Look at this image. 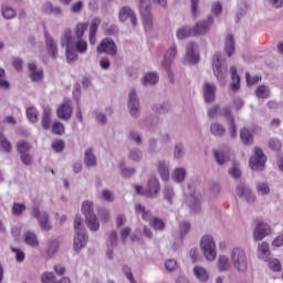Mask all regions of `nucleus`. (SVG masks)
<instances>
[{
  "label": "nucleus",
  "mask_w": 283,
  "mask_h": 283,
  "mask_svg": "<svg viewBox=\"0 0 283 283\" xmlns=\"http://www.w3.org/2000/svg\"><path fill=\"white\" fill-rule=\"evenodd\" d=\"M87 31V23L80 22L72 30L65 29L61 36L62 48H66V61L67 63H74L78 60V53L85 54L87 52V41L83 40V35Z\"/></svg>",
  "instance_id": "f257e3e1"
},
{
  "label": "nucleus",
  "mask_w": 283,
  "mask_h": 283,
  "mask_svg": "<svg viewBox=\"0 0 283 283\" xmlns=\"http://www.w3.org/2000/svg\"><path fill=\"white\" fill-rule=\"evenodd\" d=\"M230 262L238 273H247L249 270V256L247 250L241 247H234L230 251Z\"/></svg>",
  "instance_id": "f03ea898"
},
{
  "label": "nucleus",
  "mask_w": 283,
  "mask_h": 283,
  "mask_svg": "<svg viewBox=\"0 0 283 283\" xmlns=\"http://www.w3.org/2000/svg\"><path fill=\"white\" fill-rule=\"evenodd\" d=\"M212 70L216 78L219 81L221 85H224L227 83V61L222 59V55L220 53H216L212 56Z\"/></svg>",
  "instance_id": "7ed1b4c3"
},
{
  "label": "nucleus",
  "mask_w": 283,
  "mask_h": 283,
  "mask_svg": "<svg viewBox=\"0 0 283 283\" xmlns=\"http://www.w3.org/2000/svg\"><path fill=\"white\" fill-rule=\"evenodd\" d=\"M200 249L203 253V258L208 262H213L218 258V252L216 251V241L210 234H205L200 240Z\"/></svg>",
  "instance_id": "20e7f679"
},
{
  "label": "nucleus",
  "mask_w": 283,
  "mask_h": 283,
  "mask_svg": "<svg viewBox=\"0 0 283 283\" xmlns=\"http://www.w3.org/2000/svg\"><path fill=\"white\" fill-rule=\"evenodd\" d=\"M139 12L147 32L154 28V15L151 14V0H139Z\"/></svg>",
  "instance_id": "39448f33"
},
{
  "label": "nucleus",
  "mask_w": 283,
  "mask_h": 283,
  "mask_svg": "<svg viewBox=\"0 0 283 283\" xmlns=\"http://www.w3.org/2000/svg\"><path fill=\"white\" fill-rule=\"evenodd\" d=\"M264 165H266V155L262 148H254V154L250 158V167L253 171H263Z\"/></svg>",
  "instance_id": "423d86ee"
},
{
  "label": "nucleus",
  "mask_w": 283,
  "mask_h": 283,
  "mask_svg": "<svg viewBox=\"0 0 283 283\" xmlns=\"http://www.w3.org/2000/svg\"><path fill=\"white\" fill-rule=\"evenodd\" d=\"M128 112L133 118H138L140 116V99H138V94L136 90L133 88L128 93Z\"/></svg>",
  "instance_id": "0eeeda50"
},
{
  "label": "nucleus",
  "mask_w": 283,
  "mask_h": 283,
  "mask_svg": "<svg viewBox=\"0 0 283 283\" xmlns=\"http://www.w3.org/2000/svg\"><path fill=\"white\" fill-rule=\"evenodd\" d=\"M31 216L38 220L42 231H50L52 229L50 214L48 212H41L39 207H34L31 211Z\"/></svg>",
  "instance_id": "6e6552de"
},
{
  "label": "nucleus",
  "mask_w": 283,
  "mask_h": 283,
  "mask_svg": "<svg viewBox=\"0 0 283 283\" xmlns=\"http://www.w3.org/2000/svg\"><path fill=\"white\" fill-rule=\"evenodd\" d=\"M213 17L208 15L206 20H201L197 22L192 29L195 32V36H205V34H209V31L211 30V25H213Z\"/></svg>",
  "instance_id": "1a4fd4ad"
},
{
  "label": "nucleus",
  "mask_w": 283,
  "mask_h": 283,
  "mask_svg": "<svg viewBox=\"0 0 283 283\" xmlns=\"http://www.w3.org/2000/svg\"><path fill=\"white\" fill-rule=\"evenodd\" d=\"M235 193L239 198H244L248 205H253L255 202V195L253 193L251 188H249L244 182H239L237 185Z\"/></svg>",
  "instance_id": "9d476101"
},
{
  "label": "nucleus",
  "mask_w": 283,
  "mask_h": 283,
  "mask_svg": "<svg viewBox=\"0 0 283 283\" xmlns=\"http://www.w3.org/2000/svg\"><path fill=\"white\" fill-rule=\"evenodd\" d=\"M98 54H109V56H116L118 49L114 40L109 38H104L99 45L97 46Z\"/></svg>",
  "instance_id": "9b49d317"
},
{
  "label": "nucleus",
  "mask_w": 283,
  "mask_h": 283,
  "mask_svg": "<svg viewBox=\"0 0 283 283\" xmlns=\"http://www.w3.org/2000/svg\"><path fill=\"white\" fill-rule=\"evenodd\" d=\"M178 54V49L176 44H171L170 48L167 50L166 54L164 55V60L161 62V67L168 72V76H171V64L174 63L176 55Z\"/></svg>",
  "instance_id": "f8f14e48"
},
{
  "label": "nucleus",
  "mask_w": 283,
  "mask_h": 283,
  "mask_svg": "<svg viewBox=\"0 0 283 283\" xmlns=\"http://www.w3.org/2000/svg\"><path fill=\"white\" fill-rule=\"evenodd\" d=\"M45 39V48L49 56L56 61L59 59V45L56 44V40L48 31H44Z\"/></svg>",
  "instance_id": "ddd939ff"
},
{
  "label": "nucleus",
  "mask_w": 283,
  "mask_h": 283,
  "mask_svg": "<svg viewBox=\"0 0 283 283\" xmlns=\"http://www.w3.org/2000/svg\"><path fill=\"white\" fill-rule=\"evenodd\" d=\"M196 50H198V44L196 42H189L186 49L184 63H188L189 65H196V63L200 61V55L196 52Z\"/></svg>",
  "instance_id": "4468645a"
},
{
  "label": "nucleus",
  "mask_w": 283,
  "mask_h": 283,
  "mask_svg": "<svg viewBox=\"0 0 283 283\" xmlns=\"http://www.w3.org/2000/svg\"><path fill=\"white\" fill-rule=\"evenodd\" d=\"M160 192V181H158V178L150 177L148 179L147 189L145 192H142L143 196H146V198H156L158 193Z\"/></svg>",
  "instance_id": "2eb2a0df"
},
{
  "label": "nucleus",
  "mask_w": 283,
  "mask_h": 283,
  "mask_svg": "<svg viewBox=\"0 0 283 283\" xmlns=\"http://www.w3.org/2000/svg\"><path fill=\"white\" fill-rule=\"evenodd\" d=\"M119 21L122 23H125V21H130L132 25L136 28L138 25V19H136V13L132 8L129 7H124L119 10Z\"/></svg>",
  "instance_id": "dca6fc26"
},
{
  "label": "nucleus",
  "mask_w": 283,
  "mask_h": 283,
  "mask_svg": "<svg viewBox=\"0 0 283 283\" xmlns=\"http://www.w3.org/2000/svg\"><path fill=\"white\" fill-rule=\"evenodd\" d=\"M216 92H217V87L214 84L205 82L202 85L205 103H207L208 105H210V103H213V101H216Z\"/></svg>",
  "instance_id": "f3484780"
},
{
  "label": "nucleus",
  "mask_w": 283,
  "mask_h": 283,
  "mask_svg": "<svg viewBox=\"0 0 283 283\" xmlns=\"http://www.w3.org/2000/svg\"><path fill=\"white\" fill-rule=\"evenodd\" d=\"M266 235H271V227L265 222L258 223L253 232L254 241L264 240Z\"/></svg>",
  "instance_id": "a211bd4d"
},
{
  "label": "nucleus",
  "mask_w": 283,
  "mask_h": 283,
  "mask_svg": "<svg viewBox=\"0 0 283 283\" xmlns=\"http://www.w3.org/2000/svg\"><path fill=\"white\" fill-rule=\"evenodd\" d=\"M57 117L61 120H70L72 118V102L65 101L56 111Z\"/></svg>",
  "instance_id": "6ab92c4d"
},
{
  "label": "nucleus",
  "mask_w": 283,
  "mask_h": 283,
  "mask_svg": "<svg viewBox=\"0 0 283 283\" xmlns=\"http://www.w3.org/2000/svg\"><path fill=\"white\" fill-rule=\"evenodd\" d=\"M85 244H87V234H85V231L75 232L73 249H75V251H81Z\"/></svg>",
  "instance_id": "aec40b11"
},
{
  "label": "nucleus",
  "mask_w": 283,
  "mask_h": 283,
  "mask_svg": "<svg viewBox=\"0 0 283 283\" xmlns=\"http://www.w3.org/2000/svg\"><path fill=\"white\" fill-rule=\"evenodd\" d=\"M28 70L30 72V78L34 83H39V81H43V71L36 69V63L31 62L28 64Z\"/></svg>",
  "instance_id": "412c9836"
},
{
  "label": "nucleus",
  "mask_w": 283,
  "mask_h": 283,
  "mask_svg": "<svg viewBox=\"0 0 283 283\" xmlns=\"http://www.w3.org/2000/svg\"><path fill=\"white\" fill-rule=\"evenodd\" d=\"M233 264L229 260L227 255H219L217 261V268L220 273H227V271H231V266Z\"/></svg>",
  "instance_id": "4be33fe9"
},
{
  "label": "nucleus",
  "mask_w": 283,
  "mask_h": 283,
  "mask_svg": "<svg viewBox=\"0 0 283 283\" xmlns=\"http://www.w3.org/2000/svg\"><path fill=\"white\" fill-rule=\"evenodd\" d=\"M193 275L195 277L201 282V283H207L209 282V272L207 271V269H205L203 266L200 265H196L192 269Z\"/></svg>",
  "instance_id": "5701e85b"
},
{
  "label": "nucleus",
  "mask_w": 283,
  "mask_h": 283,
  "mask_svg": "<svg viewBox=\"0 0 283 283\" xmlns=\"http://www.w3.org/2000/svg\"><path fill=\"white\" fill-rule=\"evenodd\" d=\"M98 25H101V19H93L88 32V41L91 45H94L96 43V32H98Z\"/></svg>",
  "instance_id": "b1692460"
},
{
  "label": "nucleus",
  "mask_w": 283,
  "mask_h": 283,
  "mask_svg": "<svg viewBox=\"0 0 283 283\" xmlns=\"http://www.w3.org/2000/svg\"><path fill=\"white\" fill-rule=\"evenodd\" d=\"M258 258L260 260H269L271 258V248L269 242L264 241L258 245Z\"/></svg>",
  "instance_id": "393cba45"
},
{
  "label": "nucleus",
  "mask_w": 283,
  "mask_h": 283,
  "mask_svg": "<svg viewBox=\"0 0 283 283\" xmlns=\"http://www.w3.org/2000/svg\"><path fill=\"white\" fill-rule=\"evenodd\" d=\"M157 171H158L161 180H164V182H167V180H169V165H167V161L158 160L157 161Z\"/></svg>",
  "instance_id": "a878e982"
},
{
  "label": "nucleus",
  "mask_w": 283,
  "mask_h": 283,
  "mask_svg": "<svg viewBox=\"0 0 283 283\" xmlns=\"http://www.w3.org/2000/svg\"><path fill=\"white\" fill-rule=\"evenodd\" d=\"M224 52L229 57L233 56L235 52V38L233 34H228L224 40Z\"/></svg>",
  "instance_id": "bb28decb"
},
{
  "label": "nucleus",
  "mask_w": 283,
  "mask_h": 283,
  "mask_svg": "<svg viewBox=\"0 0 283 283\" xmlns=\"http://www.w3.org/2000/svg\"><path fill=\"white\" fill-rule=\"evenodd\" d=\"M210 134L218 138H222L224 134H227V128L222 124L213 122L210 124Z\"/></svg>",
  "instance_id": "cd10ccee"
},
{
  "label": "nucleus",
  "mask_w": 283,
  "mask_h": 283,
  "mask_svg": "<svg viewBox=\"0 0 283 283\" xmlns=\"http://www.w3.org/2000/svg\"><path fill=\"white\" fill-rule=\"evenodd\" d=\"M147 151L150 156H156L163 151V147L158 144L157 138L151 137L148 139Z\"/></svg>",
  "instance_id": "c85d7f7f"
},
{
  "label": "nucleus",
  "mask_w": 283,
  "mask_h": 283,
  "mask_svg": "<svg viewBox=\"0 0 283 283\" xmlns=\"http://www.w3.org/2000/svg\"><path fill=\"white\" fill-rule=\"evenodd\" d=\"M177 39L182 41V39H189V36H196L193 27L185 25L177 30Z\"/></svg>",
  "instance_id": "c756f323"
},
{
  "label": "nucleus",
  "mask_w": 283,
  "mask_h": 283,
  "mask_svg": "<svg viewBox=\"0 0 283 283\" xmlns=\"http://www.w3.org/2000/svg\"><path fill=\"white\" fill-rule=\"evenodd\" d=\"M135 213H137V216H142L143 220L146 222H150L153 218L151 211L147 210V208L140 203L135 205Z\"/></svg>",
  "instance_id": "7c9ffc66"
},
{
  "label": "nucleus",
  "mask_w": 283,
  "mask_h": 283,
  "mask_svg": "<svg viewBox=\"0 0 283 283\" xmlns=\"http://www.w3.org/2000/svg\"><path fill=\"white\" fill-rule=\"evenodd\" d=\"M85 222L90 231H98V229H101V223L98 222V217H96V214H88V217H85Z\"/></svg>",
  "instance_id": "2f4dec72"
},
{
  "label": "nucleus",
  "mask_w": 283,
  "mask_h": 283,
  "mask_svg": "<svg viewBox=\"0 0 283 283\" xmlns=\"http://www.w3.org/2000/svg\"><path fill=\"white\" fill-rule=\"evenodd\" d=\"M84 165H86V167H96V155H94V149L87 148L85 150Z\"/></svg>",
  "instance_id": "473e14b6"
},
{
  "label": "nucleus",
  "mask_w": 283,
  "mask_h": 283,
  "mask_svg": "<svg viewBox=\"0 0 283 283\" xmlns=\"http://www.w3.org/2000/svg\"><path fill=\"white\" fill-rule=\"evenodd\" d=\"M219 116H222L227 123L235 120V117L233 116V108L230 105H226L220 108Z\"/></svg>",
  "instance_id": "72a5a7b5"
},
{
  "label": "nucleus",
  "mask_w": 283,
  "mask_h": 283,
  "mask_svg": "<svg viewBox=\"0 0 283 283\" xmlns=\"http://www.w3.org/2000/svg\"><path fill=\"white\" fill-rule=\"evenodd\" d=\"M230 73H231V90L233 92H238L240 90V75H238V69L235 66L230 67Z\"/></svg>",
  "instance_id": "f704fd0d"
},
{
  "label": "nucleus",
  "mask_w": 283,
  "mask_h": 283,
  "mask_svg": "<svg viewBox=\"0 0 283 283\" xmlns=\"http://www.w3.org/2000/svg\"><path fill=\"white\" fill-rule=\"evenodd\" d=\"M240 139L243 143V145H253V135L251 134V130H249V128H241Z\"/></svg>",
  "instance_id": "c9c22d12"
},
{
  "label": "nucleus",
  "mask_w": 283,
  "mask_h": 283,
  "mask_svg": "<svg viewBox=\"0 0 283 283\" xmlns=\"http://www.w3.org/2000/svg\"><path fill=\"white\" fill-rule=\"evenodd\" d=\"M156 83H158V74L153 72L146 73L142 80V85L145 87H148V85H156Z\"/></svg>",
  "instance_id": "e433bc0d"
},
{
  "label": "nucleus",
  "mask_w": 283,
  "mask_h": 283,
  "mask_svg": "<svg viewBox=\"0 0 283 283\" xmlns=\"http://www.w3.org/2000/svg\"><path fill=\"white\" fill-rule=\"evenodd\" d=\"M0 146L1 149H3V151H6L7 154H10V151H12V144H10L8 138H6V136L3 135L2 126H0Z\"/></svg>",
  "instance_id": "4c0bfd02"
},
{
  "label": "nucleus",
  "mask_w": 283,
  "mask_h": 283,
  "mask_svg": "<svg viewBox=\"0 0 283 283\" xmlns=\"http://www.w3.org/2000/svg\"><path fill=\"white\" fill-rule=\"evenodd\" d=\"M185 178H187V170L182 167L176 168L172 174V180L175 182H185Z\"/></svg>",
  "instance_id": "58836bf2"
},
{
  "label": "nucleus",
  "mask_w": 283,
  "mask_h": 283,
  "mask_svg": "<svg viewBox=\"0 0 283 283\" xmlns=\"http://www.w3.org/2000/svg\"><path fill=\"white\" fill-rule=\"evenodd\" d=\"M24 242L29 247H33V248L39 247V239H36V234L34 232H32V231L25 232V234H24Z\"/></svg>",
  "instance_id": "ea45409f"
},
{
  "label": "nucleus",
  "mask_w": 283,
  "mask_h": 283,
  "mask_svg": "<svg viewBox=\"0 0 283 283\" xmlns=\"http://www.w3.org/2000/svg\"><path fill=\"white\" fill-rule=\"evenodd\" d=\"M119 171L123 178H132L136 174V169L125 166V161L119 163Z\"/></svg>",
  "instance_id": "a19ab883"
},
{
  "label": "nucleus",
  "mask_w": 283,
  "mask_h": 283,
  "mask_svg": "<svg viewBox=\"0 0 283 283\" xmlns=\"http://www.w3.org/2000/svg\"><path fill=\"white\" fill-rule=\"evenodd\" d=\"M52 111L50 108H44L42 114V127L43 129H50L52 123Z\"/></svg>",
  "instance_id": "79ce46f5"
},
{
  "label": "nucleus",
  "mask_w": 283,
  "mask_h": 283,
  "mask_svg": "<svg viewBox=\"0 0 283 283\" xmlns=\"http://www.w3.org/2000/svg\"><path fill=\"white\" fill-rule=\"evenodd\" d=\"M256 193L259 196H269L271 193V187H269L266 181H259L256 182Z\"/></svg>",
  "instance_id": "37998d69"
},
{
  "label": "nucleus",
  "mask_w": 283,
  "mask_h": 283,
  "mask_svg": "<svg viewBox=\"0 0 283 283\" xmlns=\"http://www.w3.org/2000/svg\"><path fill=\"white\" fill-rule=\"evenodd\" d=\"M174 198H176V191H174V187L165 186V188H164V199L169 205H174Z\"/></svg>",
  "instance_id": "c03bdc74"
},
{
  "label": "nucleus",
  "mask_w": 283,
  "mask_h": 283,
  "mask_svg": "<svg viewBox=\"0 0 283 283\" xmlns=\"http://www.w3.org/2000/svg\"><path fill=\"white\" fill-rule=\"evenodd\" d=\"M169 109H171V104H169V102L155 104L153 106V112H156L157 114H167Z\"/></svg>",
  "instance_id": "a18cd8bd"
},
{
  "label": "nucleus",
  "mask_w": 283,
  "mask_h": 283,
  "mask_svg": "<svg viewBox=\"0 0 283 283\" xmlns=\"http://www.w3.org/2000/svg\"><path fill=\"white\" fill-rule=\"evenodd\" d=\"M82 213L85 216V218L94 216V202L88 200L84 201L82 203Z\"/></svg>",
  "instance_id": "49530a36"
},
{
  "label": "nucleus",
  "mask_w": 283,
  "mask_h": 283,
  "mask_svg": "<svg viewBox=\"0 0 283 283\" xmlns=\"http://www.w3.org/2000/svg\"><path fill=\"white\" fill-rule=\"evenodd\" d=\"M129 160H133V163H140L143 160V150L139 148H132L128 153Z\"/></svg>",
  "instance_id": "de8ad7c7"
},
{
  "label": "nucleus",
  "mask_w": 283,
  "mask_h": 283,
  "mask_svg": "<svg viewBox=\"0 0 283 283\" xmlns=\"http://www.w3.org/2000/svg\"><path fill=\"white\" fill-rule=\"evenodd\" d=\"M174 158L175 160H180L185 158V144L177 143L174 148Z\"/></svg>",
  "instance_id": "09e8293b"
},
{
  "label": "nucleus",
  "mask_w": 283,
  "mask_h": 283,
  "mask_svg": "<svg viewBox=\"0 0 283 283\" xmlns=\"http://www.w3.org/2000/svg\"><path fill=\"white\" fill-rule=\"evenodd\" d=\"M255 95L258 98H269L271 96V90L266 85H261L256 88Z\"/></svg>",
  "instance_id": "8fccbe9b"
},
{
  "label": "nucleus",
  "mask_w": 283,
  "mask_h": 283,
  "mask_svg": "<svg viewBox=\"0 0 283 283\" xmlns=\"http://www.w3.org/2000/svg\"><path fill=\"white\" fill-rule=\"evenodd\" d=\"M17 149L20 154V156H23V154H30V149H32V146L25 140H20L17 143Z\"/></svg>",
  "instance_id": "3c124183"
},
{
  "label": "nucleus",
  "mask_w": 283,
  "mask_h": 283,
  "mask_svg": "<svg viewBox=\"0 0 283 283\" xmlns=\"http://www.w3.org/2000/svg\"><path fill=\"white\" fill-rule=\"evenodd\" d=\"M213 157L218 165L222 166L229 158L227 157V154L222 150H213Z\"/></svg>",
  "instance_id": "603ef678"
},
{
  "label": "nucleus",
  "mask_w": 283,
  "mask_h": 283,
  "mask_svg": "<svg viewBox=\"0 0 283 283\" xmlns=\"http://www.w3.org/2000/svg\"><path fill=\"white\" fill-rule=\"evenodd\" d=\"M57 251H59V240L56 239L50 240L46 249V254L49 255V258H52V255H54V253H56Z\"/></svg>",
  "instance_id": "864d4df0"
},
{
  "label": "nucleus",
  "mask_w": 283,
  "mask_h": 283,
  "mask_svg": "<svg viewBox=\"0 0 283 283\" xmlns=\"http://www.w3.org/2000/svg\"><path fill=\"white\" fill-rule=\"evenodd\" d=\"M150 227H153L155 231H163L165 229V221L158 217H151Z\"/></svg>",
  "instance_id": "5fc2aeb1"
},
{
  "label": "nucleus",
  "mask_w": 283,
  "mask_h": 283,
  "mask_svg": "<svg viewBox=\"0 0 283 283\" xmlns=\"http://www.w3.org/2000/svg\"><path fill=\"white\" fill-rule=\"evenodd\" d=\"M189 231H191V223L189 221H181L179 223V235H180V238H185V235H188Z\"/></svg>",
  "instance_id": "6e6d98bb"
},
{
  "label": "nucleus",
  "mask_w": 283,
  "mask_h": 283,
  "mask_svg": "<svg viewBox=\"0 0 283 283\" xmlns=\"http://www.w3.org/2000/svg\"><path fill=\"white\" fill-rule=\"evenodd\" d=\"M229 175L231 178H234V180H239L242 176V171L240 170V164L234 163L232 167L229 169Z\"/></svg>",
  "instance_id": "4d7b16f0"
},
{
  "label": "nucleus",
  "mask_w": 283,
  "mask_h": 283,
  "mask_svg": "<svg viewBox=\"0 0 283 283\" xmlns=\"http://www.w3.org/2000/svg\"><path fill=\"white\" fill-rule=\"evenodd\" d=\"M159 140L161 144V147H165L167 145H171V135L168 132H159Z\"/></svg>",
  "instance_id": "13d9d810"
},
{
  "label": "nucleus",
  "mask_w": 283,
  "mask_h": 283,
  "mask_svg": "<svg viewBox=\"0 0 283 283\" xmlns=\"http://www.w3.org/2000/svg\"><path fill=\"white\" fill-rule=\"evenodd\" d=\"M27 118H29L30 123H36L39 120V111L34 107H29L27 109Z\"/></svg>",
  "instance_id": "bf43d9fd"
},
{
  "label": "nucleus",
  "mask_w": 283,
  "mask_h": 283,
  "mask_svg": "<svg viewBox=\"0 0 283 283\" xmlns=\"http://www.w3.org/2000/svg\"><path fill=\"white\" fill-rule=\"evenodd\" d=\"M106 247H118V233H116V231H112L108 233Z\"/></svg>",
  "instance_id": "052dcab7"
},
{
  "label": "nucleus",
  "mask_w": 283,
  "mask_h": 283,
  "mask_svg": "<svg viewBox=\"0 0 283 283\" xmlns=\"http://www.w3.org/2000/svg\"><path fill=\"white\" fill-rule=\"evenodd\" d=\"M0 90H10V83L6 80V70L0 67Z\"/></svg>",
  "instance_id": "680f3d73"
},
{
  "label": "nucleus",
  "mask_w": 283,
  "mask_h": 283,
  "mask_svg": "<svg viewBox=\"0 0 283 283\" xmlns=\"http://www.w3.org/2000/svg\"><path fill=\"white\" fill-rule=\"evenodd\" d=\"M2 17L7 20L14 19L17 17V12L11 7L2 8Z\"/></svg>",
  "instance_id": "e2e57ef3"
},
{
  "label": "nucleus",
  "mask_w": 283,
  "mask_h": 283,
  "mask_svg": "<svg viewBox=\"0 0 283 283\" xmlns=\"http://www.w3.org/2000/svg\"><path fill=\"white\" fill-rule=\"evenodd\" d=\"M52 133L56 134L57 136H61L65 133V126H63L61 122H55L52 126Z\"/></svg>",
  "instance_id": "0e129e2a"
},
{
  "label": "nucleus",
  "mask_w": 283,
  "mask_h": 283,
  "mask_svg": "<svg viewBox=\"0 0 283 283\" xmlns=\"http://www.w3.org/2000/svg\"><path fill=\"white\" fill-rule=\"evenodd\" d=\"M269 269L271 271H282V264L280 263V260L277 259H270L268 260Z\"/></svg>",
  "instance_id": "69168bd1"
},
{
  "label": "nucleus",
  "mask_w": 283,
  "mask_h": 283,
  "mask_svg": "<svg viewBox=\"0 0 283 283\" xmlns=\"http://www.w3.org/2000/svg\"><path fill=\"white\" fill-rule=\"evenodd\" d=\"M27 207L24 203H13L12 206V214L13 216H21L23 211H25Z\"/></svg>",
  "instance_id": "338daca9"
},
{
  "label": "nucleus",
  "mask_w": 283,
  "mask_h": 283,
  "mask_svg": "<svg viewBox=\"0 0 283 283\" xmlns=\"http://www.w3.org/2000/svg\"><path fill=\"white\" fill-rule=\"evenodd\" d=\"M41 280L43 283H56V277L52 272L43 273Z\"/></svg>",
  "instance_id": "774afa93"
}]
</instances>
